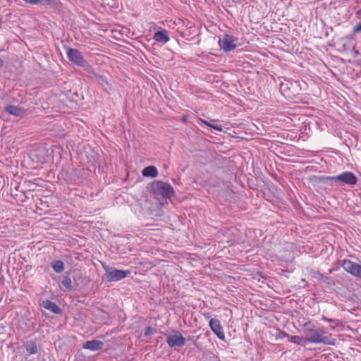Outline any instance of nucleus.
<instances>
[{
  "mask_svg": "<svg viewBox=\"0 0 361 361\" xmlns=\"http://www.w3.org/2000/svg\"><path fill=\"white\" fill-rule=\"evenodd\" d=\"M310 322L305 324V341L312 343H324L326 345H334L336 340L331 336H324V330L319 328H309Z\"/></svg>",
  "mask_w": 361,
  "mask_h": 361,
  "instance_id": "1",
  "label": "nucleus"
},
{
  "mask_svg": "<svg viewBox=\"0 0 361 361\" xmlns=\"http://www.w3.org/2000/svg\"><path fill=\"white\" fill-rule=\"evenodd\" d=\"M319 181L327 183L330 186H340L342 183L354 185L357 183L356 176L351 171H345L335 176H321Z\"/></svg>",
  "mask_w": 361,
  "mask_h": 361,
  "instance_id": "2",
  "label": "nucleus"
},
{
  "mask_svg": "<svg viewBox=\"0 0 361 361\" xmlns=\"http://www.w3.org/2000/svg\"><path fill=\"white\" fill-rule=\"evenodd\" d=\"M151 191L157 199H170L174 193L173 187L161 180L154 181L151 185Z\"/></svg>",
  "mask_w": 361,
  "mask_h": 361,
  "instance_id": "3",
  "label": "nucleus"
},
{
  "mask_svg": "<svg viewBox=\"0 0 361 361\" xmlns=\"http://www.w3.org/2000/svg\"><path fill=\"white\" fill-rule=\"evenodd\" d=\"M105 274L102 276V281L105 282H114L122 280L130 274V270H121L114 269L105 263H102Z\"/></svg>",
  "mask_w": 361,
  "mask_h": 361,
  "instance_id": "4",
  "label": "nucleus"
},
{
  "mask_svg": "<svg viewBox=\"0 0 361 361\" xmlns=\"http://www.w3.org/2000/svg\"><path fill=\"white\" fill-rule=\"evenodd\" d=\"M67 57L73 64L80 67H84L87 63L81 52L76 49L69 48Z\"/></svg>",
  "mask_w": 361,
  "mask_h": 361,
  "instance_id": "5",
  "label": "nucleus"
},
{
  "mask_svg": "<svg viewBox=\"0 0 361 361\" xmlns=\"http://www.w3.org/2000/svg\"><path fill=\"white\" fill-rule=\"evenodd\" d=\"M343 269L351 275L361 279V265L349 259H344L341 264Z\"/></svg>",
  "mask_w": 361,
  "mask_h": 361,
  "instance_id": "6",
  "label": "nucleus"
},
{
  "mask_svg": "<svg viewBox=\"0 0 361 361\" xmlns=\"http://www.w3.org/2000/svg\"><path fill=\"white\" fill-rule=\"evenodd\" d=\"M185 341L186 338L178 331H173V334L166 336V343L171 348L182 347L185 345Z\"/></svg>",
  "mask_w": 361,
  "mask_h": 361,
  "instance_id": "7",
  "label": "nucleus"
},
{
  "mask_svg": "<svg viewBox=\"0 0 361 361\" xmlns=\"http://www.w3.org/2000/svg\"><path fill=\"white\" fill-rule=\"evenodd\" d=\"M236 40L233 35H225L222 38H219V44L224 51L228 52L236 48Z\"/></svg>",
  "mask_w": 361,
  "mask_h": 361,
  "instance_id": "8",
  "label": "nucleus"
},
{
  "mask_svg": "<svg viewBox=\"0 0 361 361\" xmlns=\"http://www.w3.org/2000/svg\"><path fill=\"white\" fill-rule=\"evenodd\" d=\"M209 326L214 334L221 341L225 340V334L221 322L218 319L212 318L209 321Z\"/></svg>",
  "mask_w": 361,
  "mask_h": 361,
  "instance_id": "9",
  "label": "nucleus"
},
{
  "mask_svg": "<svg viewBox=\"0 0 361 361\" xmlns=\"http://www.w3.org/2000/svg\"><path fill=\"white\" fill-rule=\"evenodd\" d=\"M295 85L292 82L285 80L284 81H281L280 83L279 90L280 92L287 97H290L292 94L291 87Z\"/></svg>",
  "mask_w": 361,
  "mask_h": 361,
  "instance_id": "10",
  "label": "nucleus"
},
{
  "mask_svg": "<svg viewBox=\"0 0 361 361\" xmlns=\"http://www.w3.org/2000/svg\"><path fill=\"white\" fill-rule=\"evenodd\" d=\"M6 111L8 112L11 115H13L18 117H23L25 115L26 111L24 108L13 106V105H8L6 109Z\"/></svg>",
  "mask_w": 361,
  "mask_h": 361,
  "instance_id": "11",
  "label": "nucleus"
},
{
  "mask_svg": "<svg viewBox=\"0 0 361 361\" xmlns=\"http://www.w3.org/2000/svg\"><path fill=\"white\" fill-rule=\"evenodd\" d=\"M104 346V343L99 340L87 341L83 345V348L92 351L102 350Z\"/></svg>",
  "mask_w": 361,
  "mask_h": 361,
  "instance_id": "12",
  "label": "nucleus"
},
{
  "mask_svg": "<svg viewBox=\"0 0 361 361\" xmlns=\"http://www.w3.org/2000/svg\"><path fill=\"white\" fill-rule=\"evenodd\" d=\"M42 306L45 309L51 311V312H53L54 314H60L62 313V310L60 308V307L56 302H52L49 300H44L43 302Z\"/></svg>",
  "mask_w": 361,
  "mask_h": 361,
  "instance_id": "13",
  "label": "nucleus"
},
{
  "mask_svg": "<svg viewBox=\"0 0 361 361\" xmlns=\"http://www.w3.org/2000/svg\"><path fill=\"white\" fill-rule=\"evenodd\" d=\"M153 39L156 42L163 44L166 43L170 39L168 31L163 29L156 32L154 35Z\"/></svg>",
  "mask_w": 361,
  "mask_h": 361,
  "instance_id": "14",
  "label": "nucleus"
},
{
  "mask_svg": "<svg viewBox=\"0 0 361 361\" xmlns=\"http://www.w3.org/2000/svg\"><path fill=\"white\" fill-rule=\"evenodd\" d=\"M314 277L326 283L328 287L331 288L336 285L335 281L333 278L325 276L319 271L315 272Z\"/></svg>",
  "mask_w": 361,
  "mask_h": 361,
  "instance_id": "15",
  "label": "nucleus"
},
{
  "mask_svg": "<svg viewBox=\"0 0 361 361\" xmlns=\"http://www.w3.org/2000/svg\"><path fill=\"white\" fill-rule=\"evenodd\" d=\"M142 174L145 177L154 178L157 176L158 171L154 166H149L143 169Z\"/></svg>",
  "mask_w": 361,
  "mask_h": 361,
  "instance_id": "16",
  "label": "nucleus"
},
{
  "mask_svg": "<svg viewBox=\"0 0 361 361\" xmlns=\"http://www.w3.org/2000/svg\"><path fill=\"white\" fill-rule=\"evenodd\" d=\"M25 348L26 352L29 355L36 354L38 350L37 344L36 341H27L25 345Z\"/></svg>",
  "mask_w": 361,
  "mask_h": 361,
  "instance_id": "17",
  "label": "nucleus"
},
{
  "mask_svg": "<svg viewBox=\"0 0 361 361\" xmlns=\"http://www.w3.org/2000/svg\"><path fill=\"white\" fill-rule=\"evenodd\" d=\"M61 283L68 290H72L73 289L71 278L69 275L66 274L62 277Z\"/></svg>",
  "mask_w": 361,
  "mask_h": 361,
  "instance_id": "18",
  "label": "nucleus"
},
{
  "mask_svg": "<svg viewBox=\"0 0 361 361\" xmlns=\"http://www.w3.org/2000/svg\"><path fill=\"white\" fill-rule=\"evenodd\" d=\"M51 267L56 273H61L64 270V263L61 260H56L51 262Z\"/></svg>",
  "mask_w": 361,
  "mask_h": 361,
  "instance_id": "19",
  "label": "nucleus"
},
{
  "mask_svg": "<svg viewBox=\"0 0 361 361\" xmlns=\"http://www.w3.org/2000/svg\"><path fill=\"white\" fill-rule=\"evenodd\" d=\"M96 78L98 82L102 85V87L105 89L106 91H108V89H111V85L103 75H96Z\"/></svg>",
  "mask_w": 361,
  "mask_h": 361,
  "instance_id": "20",
  "label": "nucleus"
},
{
  "mask_svg": "<svg viewBox=\"0 0 361 361\" xmlns=\"http://www.w3.org/2000/svg\"><path fill=\"white\" fill-rule=\"evenodd\" d=\"M38 3H40L44 6H54L57 4L56 0H39Z\"/></svg>",
  "mask_w": 361,
  "mask_h": 361,
  "instance_id": "21",
  "label": "nucleus"
},
{
  "mask_svg": "<svg viewBox=\"0 0 361 361\" xmlns=\"http://www.w3.org/2000/svg\"><path fill=\"white\" fill-rule=\"evenodd\" d=\"M155 332H156V330L154 328H152L151 326H147L145 329L144 335L145 336H149L154 334Z\"/></svg>",
  "mask_w": 361,
  "mask_h": 361,
  "instance_id": "22",
  "label": "nucleus"
},
{
  "mask_svg": "<svg viewBox=\"0 0 361 361\" xmlns=\"http://www.w3.org/2000/svg\"><path fill=\"white\" fill-rule=\"evenodd\" d=\"M204 123H205L207 126H209V127L212 128H213V129H214V130H218V131H222V128H221V126H219V125H212V124H211L210 123H208V122H204Z\"/></svg>",
  "mask_w": 361,
  "mask_h": 361,
  "instance_id": "23",
  "label": "nucleus"
},
{
  "mask_svg": "<svg viewBox=\"0 0 361 361\" xmlns=\"http://www.w3.org/2000/svg\"><path fill=\"white\" fill-rule=\"evenodd\" d=\"M300 341H301V338L298 336H291V338H290V341L294 343L300 344Z\"/></svg>",
  "mask_w": 361,
  "mask_h": 361,
  "instance_id": "24",
  "label": "nucleus"
},
{
  "mask_svg": "<svg viewBox=\"0 0 361 361\" xmlns=\"http://www.w3.org/2000/svg\"><path fill=\"white\" fill-rule=\"evenodd\" d=\"M360 31H361V22L360 23H358L357 25L353 28V34L355 35L356 33H357Z\"/></svg>",
  "mask_w": 361,
  "mask_h": 361,
  "instance_id": "25",
  "label": "nucleus"
},
{
  "mask_svg": "<svg viewBox=\"0 0 361 361\" xmlns=\"http://www.w3.org/2000/svg\"><path fill=\"white\" fill-rule=\"evenodd\" d=\"M186 340H188V341H193L194 342V345L197 348H198V343H197V340H194L193 339V336H189L188 338H186Z\"/></svg>",
  "mask_w": 361,
  "mask_h": 361,
  "instance_id": "26",
  "label": "nucleus"
},
{
  "mask_svg": "<svg viewBox=\"0 0 361 361\" xmlns=\"http://www.w3.org/2000/svg\"><path fill=\"white\" fill-rule=\"evenodd\" d=\"M26 3L32 4H38L39 0H24Z\"/></svg>",
  "mask_w": 361,
  "mask_h": 361,
  "instance_id": "27",
  "label": "nucleus"
},
{
  "mask_svg": "<svg viewBox=\"0 0 361 361\" xmlns=\"http://www.w3.org/2000/svg\"><path fill=\"white\" fill-rule=\"evenodd\" d=\"M353 56L355 57L358 56L360 55L359 51L357 50L355 47L353 49Z\"/></svg>",
  "mask_w": 361,
  "mask_h": 361,
  "instance_id": "28",
  "label": "nucleus"
},
{
  "mask_svg": "<svg viewBox=\"0 0 361 361\" xmlns=\"http://www.w3.org/2000/svg\"><path fill=\"white\" fill-rule=\"evenodd\" d=\"M4 65V61L1 58H0V68L2 67Z\"/></svg>",
  "mask_w": 361,
  "mask_h": 361,
  "instance_id": "29",
  "label": "nucleus"
},
{
  "mask_svg": "<svg viewBox=\"0 0 361 361\" xmlns=\"http://www.w3.org/2000/svg\"><path fill=\"white\" fill-rule=\"evenodd\" d=\"M356 15H357V16H360V15H361V8H360V9H359V10L356 12Z\"/></svg>",
  "mask_w": 361,
  "mask_h": 361,
  "instance_id": "30",
  "label": "nucleus"
},
{
  "mask_svg": "<svg viewBox=\"0 0 361 361\" xmlns=\"http://www.w3.org/2000/svg\"><path fill=\"white\" fill-rule=\"evenodd\" d=\"M282 334H284V336H285V337L288 336V334H286V333H283V332Z\"/></svg>",
  "mask_w": 361,
  "mask_h": 361,
  "instance_id": "31",
  "label": "nucleus"
},
{
  "mask_svg": "<svg viewBox=\"0 0 361 361\" xmlns=\"http://www.w3.org/2000/svg\"><path fill=\"white\" fill-rule=\"evenodd\" d=\"M329 273H332L333 269H329Z\"/></svg>",
  "mask_w": 361,
  "mask_h": 361,
  "instance_id": "32",
  "label": "nucleus"
},
{
  "mask_svg": "<svg viewBox=\"0 0 361 361\" xmlns=\"http://www.w3.org/2000/svg\"><path fill=\"white\" fill-rule=\"evenodd\" d=\"M78 276H81V274H80V272H78Z\"/></svg>",
  "mask_w": 361,
  "mask_h": 361,
  "instance_id": "33",
  "label": "nucleus"
}]
</instances>
